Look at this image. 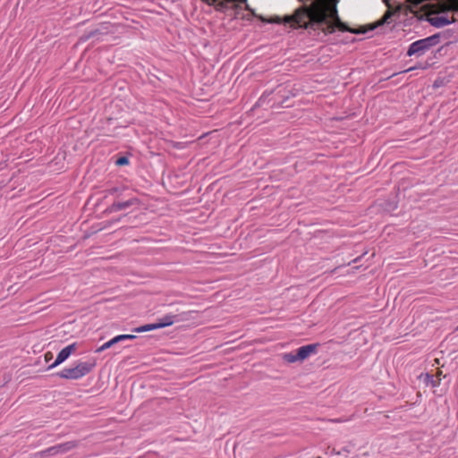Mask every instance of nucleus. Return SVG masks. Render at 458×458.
Segmentation results:
<instances>
[{
	"label": "nucleus",
	"instance_id": "nucleus-9",
	"mask_svg": "<svg viewBox=\"0 0 458 458\" xmlns=\"http://www.w3.org/2000/svg\"><path fill=\"white\" fill-rule=\"evenodd\" d=\"M114 344H115V343L114 342L113 338L107 342H106L104 344H102L100 347H98L97 350H96V352H101L106 349H109L111 348Z\"/></svg>",
	"mask_w": 458,
	"mask_h": 458
},
{
	"label": "nucleus",
	"instance_id": "nucleus-11",
	"mask_svg": "<svg viewBox=\"0 0 458 458\" xmlns=\"http://www.w3.org/2000/svg\"><path fill=\"white\" fill-rule=\"evenodd\" d=\"M128 163H129V160H128V158H127V157H122L118 158V159L116 160V162H115V164H116L117 165H128Z\"/></svg>",
	"mask_w": 458,
	"mask_h": 458
},
{
	"label": "nucleus",
	"instance_id": "nucleus-10",
	"mask_svg": "<svg viewBox=\"0 0 458 458\" xmlns=\"http://www.w3.org/2000/svg\"><path fill=\"white\" fill-rule=\"evenodd\" d=\"M391 16V12H386L385 15L377 22L375 27L383 25L387 19Z\"/></svg>",
	"mask_w": 458,
	"mask_h": 458
},
{
	"label": "nucleus",
	"instance_id": "nucleus-12",
	"mask_svg": "<svg viewBox=\"0 0 458 458\" xmlns=\"http://www.w3.org/2000/svg\"><path fill=\"white\" fill-rule=\"evenodd\" d=\"M113 340H114V342L115 344H117V343H119V342H121V341H123V340H124V339H123V335H119L114 336V337L113 338Z\"/></svg>",
	"mask_w": 458,
	"mask_h": 458
},
{
	"label": "nucleus",
	"instance_id": "nucleus-8",
	"mask_svg": "<svg viewBox=\"0 0 458 458\" xmlns=\"http://www.w3.org/2000/svg\"><path fill=\"white\" fill-rule=\"evenodd\" d=\"M74 446H75L74 443L69 442V443H65V444H63V445L57 446L56 449H57V452L64 453V452H67V451L72 449Z\"/></svg>",
	"mask_w": 458,
	"mask_h": 458
},
{
	"label": "nucleus",
	"instance_id": "nucleus-6",
	"mask_svg": "<svg viewBox=\"0 0 458 458\" xmlns=\"http://www.w3.org/2000/svg\"><path fill=\"white\" fill-rule=\"evenodd\" d=\"M174 324V320L172 318H165L164 321L158 322V323H153V324H147L139 327H136L133 329L136 333H143L148 332L158 328H163L168 326H171Z\"/></svg>",
	"mask_w": 458,
	"mask_h": 458
},
{
	"label": "nucleus",
	"instance_id": "nucleus-15",
	"mask_svg": "<svg viewBox=\"0 0 458 458\" xmlns=\"http://www.w3.org/2000/svg\"><path fill=\"white\" fill-rule=\"evenodd\" d=\"M51 358H52V353H51V352H47V353L45 354V359H46V360H50Z\"/></svg>",
	"mask_w": 458,
	"mask_h": 458
},
{
	"label": "nucleus",
	"instance_id": "nucleus-16",
	"mask_svg": "<svg viewBox=\"0 0 458 458\" xmlns=\"http://www.w3.org/2000/svg\"><path fill=\"white\" fill-rule=\"evenodd\" d=\"M412 69H413V68L406 69V70L404 71V72H410V71H411Z\"/></svg>",
	"mask_w": 458,
	"mask_h": 458
},
{
	"label": "nucleus",
	"instance_id": "nucleus-4",
	"mask_svg": "<svg viewBox=\"0 0 458 458\" xmlns=\"http://www.w3.org/2000/svg\"><path fill=\"white\" fill-rule=\"evenodd\" d=\"M439 42V36L438 35H433L430 37H428L426 38H422L420 40H417L411 44L409 47V49L407 51V55L409 56L414 55L416 54H423L426 51H428L432 47L436 46Z\"/></svg>",
	"mask_w": 458,
	"mask_h": 458
},
{
	"label": "nucleus",
	"instance_id": "nucleus-14",
	"mask_svg": "<svg viewBox=\"0 0 458 458\" xmlns=\"http://www.w3.org/2000/svg\"><path fill=\"white\" fill-rule=\"evenodd\" d=\"M452 7L455 10H458V0H454L452 2Z\"/></svg>",
	"mask_w": 458,
	"mask_h": 458
},
{
	"label": "nucleus",
	"instance_id": "nucleus-7",
	"mask_svg": "<svg viewBox=\"0 0 458 458\" xmlns=\"http://www.w3.org/2000/svg\"><path fill=\"white\" fill-rule=\"evenodd\" d=\"M420 377L424 379V382L427 386H430L431 387L437 386V384H436L435 380L433 379V377L431 375H429L428 373L421 374L420 376Z\"/></svg>",
	"mask_w": 458,
	"mask_h": 458
},
{
	"label": "nucleus",
	"instance_id": "nucleus-13",
	"mask_svg": "<svg viewBox=\"0 0 458 458\" xmlns=\"http://www.w3.org/2000/svg\"><path fill=\"white\" fill-rule=\"evenodd\" d=\"M124 340L136 338L135 335H123Z\"/></svg>",
	"mask_w": 458,
	"mask_h": 458
},
{
	"label": "nucleus",
	"instance_id": "nucleus-3",
	"mask_svg": "<svg viewBox=\"0 0 458 458\" xmlns=\"http://www.w3.org/2000/svg\"><path fill=\"white\" fill-rule=\"evenodd\" d=\"M318 344H307L300 347L296 353H284L282 359L286 363L301 362L308 359L311 354L317 352Z\"/></svg>",
	"mask_w": 458,
	"mask_h": 458
},
{
	"label": "nucleus",
	"instance_id": "nucleus-1",
	"mask_svg": "<svg viewBox=\"0 0 458 458\" xmlns=\"http://www.w3.org/2000/svg\"><path fill=\"white\" fill-rule=\"evenodd\" d=\"M268 22L289 23L293 29H321L325 34H331L335 29L356 33L341 21L337 0H314L310 5L297 8L292 15H286L283 19L276 16Z\"/></svg>",
	"mask_w": 458,
	"mask_h": 458
},
{
	"label": "nucleus",
	"instance_id": "nucleus-2",
	"mask_svg": "<svg viewBox=\"0 0 458 458\" xmlns=\"http://www.w3.org/2000/svg\"><path fill=\"white\" fill-rule=\"evenodd\" d=\"M96 365L97 362L95 360L90 361H80L72 368L64 369L59 372L58 376L64 379L76 380L90 373L95 369Z\"/></svg>",
	"mask_w": 458,
	"mask_h": 458
},
{
	"label": "nucleus",
	"instance_id": "nucleus-5",
	"mask_svg": "<svg viewBox=\"0 0 458 458\" xmlns=\"http://www.w3.org/2000/svg\"><path fill=\"white\" fill-rule=\"evenodd\" d=\"M76 349V344H72L62 349L56 358L55 360L50 364L47 368L48 370L55 369V367L59 366L63 362H64L75 351Z\"/></svg>",
	"mask_w": 458,
	"mask_h": 458
}]
</instances>
